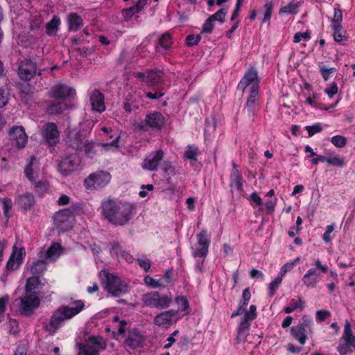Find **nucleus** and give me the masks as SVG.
<instances>
[{"label":"nucleus","mask_w":355,"mask_h":355,"mask_svg":"<svg viewBox=\"0 0 355 355\" xmlns=\"http://www.w3.org/2000/svg\"><path fill=\"white\" fill-rule=\"evenodd\" d=\"M166 123V118L159 112L153 111L146 114L144 119L134 123L135 130L140 132H161Z\"/></svg>","instance_id":"7ed1b4c3"},{"label":"nucleus","mask_w":355,"mask_h":355,"mask_svg":"<svg viewBox=\"0 0 355 355\" xmlns=\"http://www.w3.org/2000/svg\"><path fill=\"white\" fill-rule=\"evenodd\" d=\"M282 279L280 276L276 277L274 281L268 284V297H272L275 295L277 289L281 284Z\"/></svg>","instance_id":"79ce46f5"},{"label":"nucleus","mask_w":355,"mask_h":355,"mask_svg":"<svg viewBox=\"0 0 355 355\" xmlns=\"http://www.w3.org/2000/svg\"><path fill=\"white\" fill-rule=\"evenodd\" d=\"M210 243L211 240L207 234V230H202L197 234V247L193 252V257L205 259L209 252Z\"/></svg>","instance_id":"9b49d317"},{"label":"nucleus","mask_w":355,"mask_h":355,"mask_svg":"<svg viewBox=\"0 0 355 355\" xmlns=\"http://www.w3.org/2000/svg\"><path fill=\"white\" fill-rule=\"evenodd\" d=\"M144 280L146 285L153 288L165 287V284L163 283L162 279H155L149 275L145 277Z\"/></svg>","instance_id":"ea45409f"},{"label":"nucleus","mask_w":355,"mask_h":355,"mask_svg":"<svg viewBox=\"0 0 355 355\" xmlns=\"http://www.w3.org/2000/svg\"><path fill=\"white\" fill-rule=\"evenodd\" d=\"M26 256L24 248H17L16 245L12 247V253L6 263V268L8 270H15L21 265Z\"/></svg>","instance_id":"f3484780"},{"label":"nucleus","mask_w":355,"mask_h":355,"mask_svg":"<svg viewBox=\"0 0 355 355\" xmlns=\"http://www.w3.org/2000/svg\"><path fill=\"white\" fill-rule=\"evenodd\" d=\"M176 302L179 304L182 311H187L189 309V303L184 296H178L175 298Z\"/></svg>","instance_id":"bf43d9fd"},{"label":"nucleus","mask_w":355,"mask_h":355,"mask_svg":"<svg viewBox=\"0 0 355 355\" xmlns=\"http://www.w3.org/2000/svg\"><path fill=\"white\" fill-rule=\"evenodd\" d=\"M302 307V301L301 298H299L297 300L295 299H291L289 305L285 306L284 308V311L286 314L291 313L296 309H301Z\"/></svg>","instance_id":"58836bf2"},{"label":"nucleus","mask_w":355,"mask_h":355,"mask_svg":"<svg viewBox=\"0 0 355 355\" xmlns=\"http://www.w3.org/2000/svg\"><path fill=\"white\" fill-rule=\"evenodd\" d=\"M19 78L24 81L31 80L37 73V65L30 59H24L18 67Z\"/></svg>","instance_id":"ddd939ff"},{"label":"nucleus","mask_w":355,"mask_h":355,"mask_svg":"<svg viewBox=\"0 0 355 355\" xmlns=\"http://www.w3.org/2000/svg\"><path fill=\"white\" fill-rule=\"evenodd\" d=\"M273 6H273V3L272 1H267L264 4V6H263L264 16H263V18L262 20L263 23L267 22L270 19L272 10H273Z\"/></svg>","instance_id":"49530a36"},{"label":"nucleus","mask_w":355,"mask_h":355,"mask_svg":"<svg viewBox=\"0 0 355 355\" xmlns=\"http://www.w3.org/2000/svg\"><path fill=\"white\" fill-rule=\"evenodd\" d=\"M78 166V160L76 156H68L60 162L58 169L64 176L69 175L71 172L76 170Z\"/></svg>","instance_id":"6ab92c4d"},{"label":"nucleus","mask_w":355,"mask_h":355,"mask_svg":"<svg viewBox=\"0 0 355 355\" xmlns=\"http://www.w3.org/2000/svg\"><path fill=\"white\" fill-rule=\"evenodd\" d=\"M257 75V70L250 67L239 83V89H258L260 81Z\"/></svg>","instance_id":"2eb2a0df"},{"label":"nucleus","mask_w":355,"mask_h":355,"mask_svg":"<svg viewBox=\"0 0 355 355\" xmlns=\"http://www.w3.org/2000/svg\"><path fill=\"white\" fill-rule=\"evenodd\" d=\"M159 44L164 49H168L172 44L171 35L168 33L162 34L159 39Z\"/></svg>","instance_id":"c03bdc74"},{"label":"nucleus","mask_w":355,"mask_h":355,"mask_svg":"<svg viewBox=\"0 0 355 355\" xmlns=\"http://www.w3.org/2000/svg\"><path fill=\"white\" fill-rule=\"evenodd\" d=\"M76 90H51L49 96L58 101L57 103H51L47 107V112L51 114L61 113L65 108L63 101L69 97Z\"/></svg>","instance_id":"1a4fd4ad"},{"label":"nucleus","mask_w":355,"mask_h":355,"mask_svg":"<svg viewBox=\"0 0 355 355\" xmlns=\"http://www.w3.org/2000/svg\"><path fill=\"white\" fill-rule=\"evenodd\" d=\"M342 339L349 344L352 345V347L355 348V336L352 334L351 325L349 322L346 321L344 327V333Z\"/></svg>","instance_id":"f704fd0d"},{"label":"nucleus","mask_w":355,"mask_h":355,"mask_svg":"<svg viewBox=\"0 0 355 355\" xmlns=\"http://www.w3.org/2000/svg\"><path fill=\"white\" fill-rule=\"evenodd\" d=\"M326 162L329 165L340 168L346 165L344 158H342L338 155H331L327 157Z\"/></svg>","instance_id":"4c0bfd02"},{"label":"nucleus","mask_w":355,"mask_h":355,"mask_svg":"<svg viewBox=\"0 0 355 355\" xmlns=\"http://www.w3.org/2000/svg\"><path fill=\"white\" fill-rule=\"evenodd\" d=\"M104 95L101 92V90H94L90 95V103L92 110L102 113L105 110Z\"/></svg>","instance_id":"412c9836"},{"label":"nucleus","mask_w":355,"mask_h":355,"mask_svg":"<svg viewBox=\"0 0 355 355\" xmlns=\"http://www.w3.org/2000/svg\"><path fill=\"white\" fill-rule=\"evenodd\" d=\"M250 321L252 320L249 319V314H245L237 329L238 336H242L248 331L250 326Z\"/></svg>","instance_id":"e433bc0d"},{"label":"nucleus","mask_w":355,"mask_h":355,"mask_svg":"<svg viewBox=\"0 0 355 355\" xmlns=\"http://www.w3.org/2000/svg\"><path fill=\"white\" fill-rule=\"evenodd\" d=\"M250 201L252 207L261 206L262 205V199L259 197L257 192H253L250 196Z\"/></svg>","instance_id":"338daca9"},{"label":"nucleus","mask_w":355,"mask_h":355,"mask_svg":"<svg viewBox=\"0 0 355 355\" xmlns=\"http://www.w3.org/2000/svg\"><path fill=\"white\" fill-rule=\"evenodd\" d=\"M135 205L126 200L104 198L99 207L102 217L115 226L127 225L134 216Z\"/></svg>","instance_id":"f257e3e1"},{"label":"nucleus","mask_w":355,"mask_h":355,"mask_svg":"<svg viewBox=\"0 0 355 355\" xmlns=\"http://www.w3.org/2000/svg\"><path fill=\"white\" fill-rule=\"evenodd\" d=\"M40 284V279L39 276H33L27 279L25 286L26 293H35V289Z\"/></svg>","instance_id":"2f4dec72"},{"label":"nucleus","mask_w":355,"mask_h":355,"mask_svg":"<svg viewBox=\"0 0 355 355\" xmlns=\"http://www.w3.org/2000/svg\"><path fill=\"white\" fill-rule=\"evenodd\" d=\"M40 304V300L33 295H27L21 298L19 314L21 316L29 317L32 315L35 309Z\"/></svg>","instance_id":"f8f14e48"},{"label":"nucleus","mask_w":355,"mask_h":355,"mask_svg":"<svg viewBox=\"0 0 355 355\" xmlns=\"http://www.w3.org/2000/svg\"><path fill=\"white\" fill-rule=\"evenodd\" d=\"M164 152L162 149L153 151L147 156L142 164V168L150 171H156L163 160Z\"/></svg>","instance_id":"dca6fc26"},{"label":"nucleus","mask_w":355,"mask_h":355,"mask_svg":"<svg viewBox=\"0 0 355 355\" xmlns=\"http://www.w3.org/2000/svg\"><path fill=\"white\" fill-rule=\"evenodd\" d=\"M290 333L293 338L302 345L305 344L308 339L307 330L301 325L293 326L291 328Z\"/></svg>","instance_id":"b1692460"},{"label":"nucleus","mask_w":355,"mask_h":355,"mask_svg":"<svg viewBox=\"0 0 355 355\" xmlns=\"http://www.w3.org/2000/svg\"><path fill=\"white\" fill-rule=\"evenodd\" d=\"M77 355H99V352L105 349L107 345L101 336H90L85 343H77Z\"/></svg>","instance_id":"39448f33"},{"label":"nucleus","mask_w":355,"mask_h":355,"mask_svg":"<svg viewBox=\"0 0 355 355\" xmlns=\"http://www.w3.org/2000/svg\"><path fill=\"white\" fill-rule=\"evenodd\" d=\"M351 347H352V344L345 342V343H340L338 345L337 347V350L340 355H347V354L352 352V350L350 349Z\"/></svg>","instance_id":"680f3d73"},{"label":"nucleus","mask_w":355,"mask_h":355,"mask_svg":"<svg viewBox=\"0 0 355 355\" xmlns=\"http://www.w3.org/2000/svg\"><path fill=\"white\" fill-rule=\"evenodd\" d=\"M69 29L71 31H77L83 25V21L80 16L76 13H71L69 15Z\"/></svg>","instance_id":"c85d7f7f"},{"label":"nucleus","mask_w":355,"mask_h":355,"mask_svg":"<svg viewBox=\"0 0 355 355\" xmlns=\"http://www.w3.org/2000/svg\"><path fill=\"white\" fill-rule=\"evenodd\" d=\"M277 198H273L271 199H268L266 200L265 203V207L267 210L268 214H272L275 211V206L277 205Z\"/></svg>","instance_id":"69168bd1"},{"label":"nucleus","mask_w":355,"mask_h":355,"mask_svg":"<svg viewBox=\"0 0 355 355\" xmlns=\"http://www.w3.org/2000/svg\"><path fill=\"white\" fill-rule=\"evenodd\" d=\"M1 202L3 205L2 209L3 211V215L7 219H9L10 218V211L12 207V202L11 199L8 198H3Z\"/></svg>","instance_id":"37998d69"},{"label":"nucleus","mask_w":355,"mask_h":355,"mask_svg":"<svg viewBox=\"0 0 355 355\" xmlns=\"http://www.w3.org/2000/svg\"><path fill=\"white\" fill-rule=\"evenodd\" d=\"M302 281L308 288H315L319 282V273L316 268L309 269L303 276Z\"/></svg>","instance_id":"5701e85b"},{"label":"nucleus","mask_w":355,"mask_h":355,"mask_svg":"<svg viewBox=\"0 0 355 355\" xmlns=\"http://www.w3.org/2000/svg\"><path fill=\"white\" fill-rule=\"evenodd\" d=\"M145 338L137 329H132L129 331L125 343L132 349L142 347Z\"/></svg>","instance_id":"aec40b11"},{"label":"nucleus","mask_w":355,"mask_h":355,"mask_svg":"<svg viewBox=\"0 0 355 355\" xmlns=\"http://www.w3.org/2000/svg\"><path fill=\"white\" fill-rule=\"evenodd\" d=\"M35 202L34 195L28 191L18 195L15 200V205L25 213L31 211Z\"/></svg>","instance_id":"a211bd4d"},{"label":"nucleus","mask_w":355,"mask_h":355,"mask_svg":"<svg viewBox=\"0 0 355 355\" xmlns=\"http://www.w3.org/2000/svg\"><path fill=\"white\" fill-rule=\"evenodd\" d=\"M76 214V207L72 205L57 211L53 217L54 224L61 231L65 232L72 227L70 219Z\"/></svg>","instance_id":"6e6552de"},{"label":"nucleus","mask_w":355,"mask_h":355,"mask_svg":"<svg viewBox=\"0 0 355 355\" xmlns=\"http://www.w3.org/2000/svg\"><path fill=\"white\" fill-rule=\"evenodd\" d=\"M305 130L308 132V136L311 137H313L314 135L322 132V126L320 123H315L312 125L306 126Z\"/></svg>","instance_id":"8fccbe9b"},{"label":"nucleus","mask_w":355,"mask_h":355,"mask_svg":"<svg viewBox=\"0 0 355 355\" xmlns=\"http://www.w3.org/2000/svg\"><path fill=\"white\" fill-rule=\"evenodd\" d=\"M35 192L40 196H44L48 190V184L46 182L38 181L35 182Z\"/></svg>","instance_id":"de8ad7c7"},{"label":"nucleus","mask_w":355,"mask_h":355,"mask_svg":"<svg viewBox=\"0 0 355 355\" xmlns=\"http://www.w3.org/2000/svg\"><path fill=\"white\" fill-rule=\"evenodd\" d=\"M46 270V262L44 260H37L34 261L30 268L31 272L34 276H39L42 275Z\"/></svg>","instance_id":"7c9ffc66"},{"label":"nucleus","mask_w":355,"mask_h":355,"mask_svg":"<svg viewBox=\"0 0 355 355\" xmlns=\"http://www.w3.org/2000/svg\"><path fill=\"white\" fill-rule=\"evenodd\" d=\"M8 136L12 145L19 149L25 147L28 137L23 126L14 125L8 130Z\"/></svg>","instance_id":"4468645a"},{"label":"nucleus","mask_w":355,"mask_h":355,"mask_svg":"<svg viewBox=\"0 0 355 355\" xmlns=\"http://www.w3.org/2000/svg\"><path fill=\"white\" fill-rule=\"evenodd\" d=\"M85 307L82 300H76L69 305H62L57 308L45 326V330L51 334H54L62 327V323L71 319L80 313Z\"/></svg>","instance_id":"f03ea898"},{"label":"nucleus","mask_w":355,"mask_h":355,"mask_svg":"<svg viewBox=\"0 0 355 355\" xmlns=\"http://www.w3.org/2000/svg\"><path fill=\"white\" fill-rule=\"evenodd\" d=\"M313 322L310 316L307 315H304L302 316L301 321L297 324V325H301L306 330H310Z\"/></svg>","instance_id":"052dcab7"},{"label":"nucleus","mask_w":355,"mask_h":355,"mask_svg":"<svg viewBox=\"0 0 355 355\" xmlns=\"http://www.w3.org/2000/svg\"><path fill=\"white\" fill-rule=\"evenodd\" d=\"M111 179L112 175L109 172L98 171L85 179L84 185L87 189H100L108 185Z\"/></svg>","instance_id":"0eeeda50"},{"label":"nucleus","mask_w":355,"mask_h":355,"mask_svg":"<svg viewBox=\"0 0 355 355\" xmlns=\"http://www.w3.org/2000/svg\"><path fill=\"white\" fill-rule=\"evenodd\" d=\"M140 12V8L137 6H131L122 10V15L125 18L130 19L134 15Z\"/></svg>","instance_id":"13d9d810"},{"label":"nucleus","mask_w":355,"mask_h":355,"mask_svg":"<svg viewBox=\"0 0 355 355\" xmlns=\"http://www.w3.org/2000/svg\"><path fill=\"white\" fill-rule=\"evenodd\" d=\"M175 315L176 311L173 309L162 312L155 317L154 323L157 326H163L166 324H170L171 322L172 318Z\"/></svg>","instance_id":"393cba45"},{"label":"nucleus","mask_w":355,"mask_h":355,"mask_svg":"<svg viewBox=\"0 0 355 355\" xmlns=\"http://www.w3.org/2000/svg\"><path fill=\"white\" fill-rule=\"evenodd\" d=\"M41 135L44 143L49 147H55L59 143L60 131L53 122H48L42 126Z\"/></svg>","instance_id":"9d476101"},{"label":"nucleus","mask_w":355,"mask_h":355,"mask_svg":"<svg viewBox=\"0 0 355 355\" xmlns=\"http://www.w3.org/2000/svg\"><path fill=\"white\" fill-rule=\"evenodd\" d=\"M298 12V5L293 3H288L287 6L280 8L279 14L281 13H289V14H297Z\"/></svg>","instance_id":"5fc2aeb1"},{"label":"nucleus","mask_w":355,"mask_h":355,"mask_svg":"<svg viewBox=\"0 0 355 355\" xmlns=\"http://www.w3.org/2000/svg\"><path fill=\"white\" fill-rule=\"evenodd\" d=\"M163 72L157 68L148 69L146 76V85L150 86L159 83L162 80Z\"/></svg>","instance_id":"a878e982"},{"label":"nucleus","mask_w":355,"mask_h":355,"mask_svg":"<svg viewBox=\"0 0 355 355\" xmlns=\"http://www.w3.org/2000/svg\"><path fill=\"white\" fill-rule=\"evenodd\" d=\"M99 146L98 144L93 141H87L84 145L85 154L88 157H94L96 155L97 150L96 148Z\"/></svg>","instance_id":"c9c22d12"},{"label":"nucleus","mask_w":355,"mask_h":355,"mask_svg":"<svg viewBox=\"0 0 355 355\" xmlns=\"http://www.w3.org/2000/svg\"><path fill=\"white\" fill-rule=\"evenodd\" d=\"M125 250L123 249L122 246L119 243V242H114L112 244L111 248V254L116 255L117 257H119L122 253Z\"/></svg>","instance_id":"0e129e2a"},{"label":"nucleus","mask_w":355,"mask_h":355,"mask_svg":"<svg viewBox=\"0 0 355 355\" xmlns=\"http://www.w3.org/2000/svg\"><path fill=\"white\" fill-rule=\"evenodd\" d=\"M334 230V225H329L326 227L325 231H324V234H322V239L326 243L331 241V237L330 236V235L333 232Z\"/></svg>","instance_id":"e2e57ef3"},{"label":"nucleus","mask_w":355,"mask_h":355,"mask_svg":"<svg viewBox=\"0 0 355 355\" xmlns=\"http://www.w3.org/2000/svg\"><path fill=\"white\" fill-rule=\"evenodd\" d=\"M141 301L146 306L164 309L169 306L171 303V295H160L158 291H151L142 295Z\"/></svg>","instance_id":"423d86ee"},{"label":"nucleus","mask_w":355,"mask_h":355,"mask_svg":"<svg viewBox=\"0 0 355 355\" xmlns=\"http://www.w3.org/2000/svg\"><path fill=\"white\" fill-rule=\"evenodd\" d=\"M66 142L73 149L80 150L83 147V136L78 131L71 130L67 135Z\"/></svg>","instance_id":"4be33fe9"},{"label":"nucleus","mask_w":355,"mask_h":355,"mask_svg":"<svg viewBox=\"0 0 355 355\" xmlns=\"http://www.w3.org/2000/svg\"><path fill=\"white\" fill-rule=\"evenodd\" d=\"M334 39L336 42H342L347 39V32L344 30L343 26H332Z\"/></svg>","instance_id":"72a5a7b5"},{"label":"nucleus","mask_w":355,"mask_h":355,"mask_svg":"<svg viewBox=\"0 0 355 355\" xmlns=\"http://www.w3.org/2000/svg\"><path fill=\"white\" fill-rule=\"evenodd\" d=\"M230 187L231 190L235 188L239 191H243L244 180L242 176L241 172H231L230 175ZM233 192V191H232Z\"/></svg>","instance_id":"cd10ccee"},{"label":"nucleus","mask_w":355,"mask_h":355,"mask_svg":"<svg viewBox=\"0 0 355 355\" xmlns=\"http://www.w3.org/2000/svg\"><path fill=\"white\" fill-rule=\"evenodd\" d=\"M214 27V21L209 17L202 25L201 33L210 34Z\"/></svg>","instance_id":"864d4df0"},{"label":"nucleus","mask_w":355,"mask_h":355,"mask_svg":"<svg viewBox=\"0 0 355 355\" xmlns=\"http://www.w3.org/2000/svg\"><path fill=\"white\" fill-rule=\"evenodd\" d=\"M261 94L259 90H250V95L246 103V108L250 112L254 113L259 103Z\"/></svg>","instance_id":"bb28decb"},{"label":"nucleus","mask_w":355,"mask_h":355,"mask_svg":"<svg viewBox=\"0 0 355 355\" xmlns=\"http://www.w3.org/2000/svg\"><path fill=\"white\" fill-rule=\"evenodd\" d=\"M227 13V10L222 8L219 10H218L216 12H215L214 15H210L209 17L213 19L214 21H218L220 23H223L225 21V15Z\"/></svg>","instance_id":"603ef678"},{"label":"nucleus","mask_w":355,"mask_h":355,"mask_svg":"<svg viewBox=\"0 0 355 355\" xmlns=\"http://www.w3.org/2000/svg\"><path fill=\"white\" fill-rule=\"evenodd\" d=\"M9 330L8 333L15 335L19 332L18 322L15 319H10L8 322Z\"/></svg>","instance_id":"774afa93"},{"label":"nucleus","mask_w":355,"mask_h":355,"mask_svg":"<svg viewBox=\"0 0 355 355\" xmlns=\"http://www.w3.org/2000/svg\"><path fill=\"white\" fill-rule=\"evenodd\" d=\"M162 169L167 175L174 176L177 174L175 168L172 165L170 161H164L162 164Z\"/></svg>","instance_id":"09e8293b"},{"label":"nucleus","mask_w":355,"mask_h":355,"mask_svg":"<svg viewBox=\"0 0 355 355\" xmlns=\"http://www.w3.org/2000/svg\"><path fill=\"white\" fill-rule=\"evenodd\" d=\"M62 247L60 244L58 243H53L46 252V257L47 259H52L55 257H58L60 254L58 252L61 250Z\"/></svg>","instance_id":"a19ab883"},{"label":"nucleus","mask_w":355,"mask_h":355,"mask_svg":"<svg viewBox=\"0 0 355 355\" xmlns=\"http://www.w3.org/2000/svg\"><path fill=\"white\" fill-rule=\"evenodd\" d=\"M60 24V19L57 16H53L51 21L46 24V33L49 36L56 35L58 31V26Z\"/></svg>","instance_id":"c756f323"},{"label":"nucleus","mask_w":355,"mask_h":355,"mask_svg":"<svg viewBox=\"0 0 355 355\" xmlns=\"http://www.w3.org/2000/svg\"><path fill=\"white\" fill-rule=\"evenodd\" d=\"M331 142L338 148H343L347 144V139L342 135H335L331 137Z\"/></svg>","instance_id":"6e6d98bb"},{"label":"nucleus","mask_w":355,"mask_h":355,"mask_svg":"<svg viewBox=\"0 0 355 355\" xmlns=\"http://www.w3.org/2000/svg\"><path fill=\"white\" fill-rule=\"evenodd\" d=\"M101 274L105 277L103 280L105 290L112 297H117L128 293V284L122 281L119 277L107 270H102Z\"/></svg>","instance_id":"20e7f679"},{"label":"nucleus","mask_w":355,"mask_h":355,"mask_svg":"<svg viewBox=\"0 0 355 355\" xmlns=\"http://www.w3.org/2000/svg\"><path fill=\"white\" fill-rule=\"evenodd\" d=\"M200 153L199 148L194 145H189L186 148L184 153V159L193 162H196L198 155Z\"/></svg>","instance_id":"473e14b6"},{"label":"nucleus","mask_w":355,"mask_h":355,"mask_svg":"<svg viewBox=\"0 0 355 355\" xmlns=\"http://www.w3.org/2000/svg\"><path fill=\"white\" fill-rule=\"evenodd\" d=\"M34 159H35V157H32L24 168L25 175L28 179V180L31 181V182H33L35 181L34 177H33V164Z\"/></svg>","instance_id":"3c124183"},{"label":"nucleus","mask_w":355,"mask_h":355,"mask_svg":"<svg viewBox=\"0 0 355 355\" xmlns=\"http://www.w3.org/2000/svg\"><path fill=\"white\" fill-rule=\"evenodd\" d=\"M343 13L340 8H334V15L331 21V27L342 26Z\"/></svg>","instance_id":"a18cd8bd"},{"label":"nucleus","mask_w":355,"mask_h":355,"mask_svg":"<svg viewBox=\"0 0 355 355\" xmlns=\"http://www.w3.org/2000/svg\"><path fill=\"white\" fill-rule=\"evenodd\" d=\"M200 40H201L200 35H195L193 34H190L186 37L185 42H186L187 46H193L198 45V43L200 42Z\"/></svg>","instance_id":"4d7b16f0"}]
</instances>
